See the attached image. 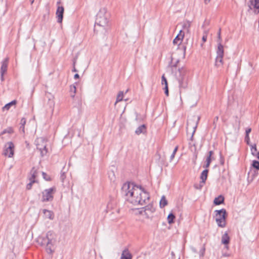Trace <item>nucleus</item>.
<instances>
[{
    "mask_svg": "<svg viewBox=\"0 0 259 259\" xmlns=\"http://www.w3.org/2000/svg\"><path fill=\"white\" fill-rule=\"evenodd\" d=\"M121 193L126 197L127 201L135 205H144L149 199V194L141 187L133 183H124L121 188Z\"/></svg>",
    "mask_w": 259,
    "mask_h": 259,
    "instance_id": "f257e3e1",
    "label": "nucleus"
},
{
    "mask_svg": "<svg viewBox=\"0 0 259 259\" xmlns=\"http://www.w3.org/2000/svg\"><path fill=\"white\" fill-rule=\"evenodd\" d=\"M178 70L179 75L177 76V79L179 83L181 93L182 90H185L188 88L189 75L187 69L184 67L179 68Z\"/></svg>",
    "mask_w": 259,
    "mask_h": 259,
    "instance_id": "f03ea898",
    "label": "nucleus"
},
{
    "mask_svg": "<svg viewBox=\"0 0 259 259\" xmlns=\"http://www.w3.org/2000/svg\"><path fill=\"white\" fill-rule=\"evenodd\" d=\"M109 15L106 13L105 9H101L96 16L94 31L97 26L103 28L105 30L108 26Z\"/></svg>",
    "mask_w": 259,
    "mask_h": 259,
    "instance_id": "7ed1b4c3",
    "label": "nucleus"
},
{
    "mask_svg": "<svg viewBox=\"0 0 259 259\" xmlns=\"http://www.w3.org/2000/svg\"><path fill=\"white\" fill-rule=\"evenodd\" d=\"M41 239V245L46 246V251L48 253H52L53 250L52 247L56 240V234L52 231H49L47 233L46 236L45 238H39Z\"/></svg>",
    "mask_w": 259,
    "mask_h": 259,
    "instance_id": "20e7f679",
    "label": "nucleus"
},
{
    "mask_svg": "<svg viewBox=\"0 0 259 259\" xmlns=\"http://www.w3.org/2000/svg\"><path fill=\"white\" fill-rule=\"evenodd\" d=\"M215 213V221L218 226L221 228H224L226 225V210L224 208L214 211Z\"/></svg>",
    "mask_w": 259,
    "mask_h": 259,
    "instance_id": "39448f33",
    "label": "nucleus"
},
{
    "mask_svg": "<svg viewBox=\"0 0 259 259\" xmlns=\"http://www.w3.org/2000/svg\"><path fill=\"white\" fill-rule=\"evenodd\" d=\"M35 143L36 146V148L38 150L40 153V155L42 157L46 155L48 152V150L46 148L47 146V141L43 138H37L35 141Z\"/></svg>",
    "mask_w": 259,
    "mask_h": 259,
    "instance_id": "423d86ee",
    "label": "nucleus"
},
{
    "mask_svg": "<svg viewBox=\"0 0 259 259\" xmlns=\"http://www.w3.org/2000/svg\"><path fill=\"white\" fill-rule=\"evenodd\" d=\"M155 211V208L152 204H149L143 207L140 213L141 215L145 216L147 219H150L153 217V214Z\"/></svg>",
    "mask_w": 259,
    "mask_h": 259,
    "instance_id": "0eeeda50",
    "label": "nucleus"
},
{
    "mask_svg": "<svg viewBox=\"0 0 259 259\" xmlns=\"http://www.w3.org/2000/svg\"><path fill=\"white\" fill-rule=\"evenodd\" d=\"M123 97V92H119L116 98V101L114 104L115 108L117 109V112L118 113H124L125 111V107L124 106V104H122V105H121V104L119 103L122 100Z\"/></svg>",
    "mask_w": 259,
    "mask_h": 259,
    "instance_id": "6e6552de",
    "label": "nucleus"
},
{
    "mask_svg": "<svg viewBox=\"0 0 259 259\" xmlns=\"http://www.w3.org/2000/svg\"><path fill=\"white\" fill-rule=\"evenodd\" d=\"M55 191L56 189L54 187L45 190L42 193V201L47 202L52 201L53 199V194Z\"/></svg>",
    "mask_w": 259,
    "mask_h": 259,
    "instance_id": "1a4fd4ad",
    "label": "nucleus"
},
{
    "mask_svg": "<svg viewBox=\"0 0 259 259\" xmlns=\"http://www.w3.org/2000/svg\"><path fill=\"white\" fill-rule=\"evenodd\" d=\"M14 144L13 142H7L5 145L3 154L9 158L12 157L14 155Z\"/></svg>",
    "mask_w": 259,
    "mask_h": 259,
    "instance_id": "9d476101",
    "label": "nucleus"
},
{
    "mask_svg": "<svg viewBox=\"0 0 259 259\" xmlns=\"http://www.w3.org/2000/svg\"><path fill=\"white\" fill-rule=\"evenodd\" d=\"M64 12V8L63 6L58 7L56 14L57 18V22L59 23H61L62 22Z\"/></svg>",
    "mask_w": 259,
    "mask_h": 259,
    "instance_id": "9b49d317",
    "label": "nucleus"
},
{
    "mask_svg": "<svg viewBox=\"0 0 259 259\" xmlns=\"http://www.w3.org/2000/svg\"><path fill=\"white\" fill-rule=\"evenodd\" d=\"M42 212L44 214V218L45 219H48L51 220H53L54 218V213L51 211L46 209L42 210Z\"/></svg>",
    "mask_w": 259,
    "mask_h": 259,
    "instance_id": "f8f14e48",
    "label": "nucleus"
},
{
    "mask_svg": "<svg viewBox=\"0 0 259 259\" xmlns=\"http://www.w3.org/2000/svg\"><path fill=\"white\" fill-rule=\"evenodd\" d=\"M9 58H6L1 62V72L6 73L7 71Z\"/></svg>",
    "mask_w": 259,
    "mask_h": 259,
    "instance_id": "ddd939ff",
    "label": "nucleus"
},
{
    "mask_svg": "<svg viewBox=\"0 0 259 259\" xmlns=\"http://www.w3.org/2000/svg\"><path fill=\"white\" fill-rule=\"evenodd\" d=\"M147 132V126L145 124L140 125L135 131V134L137 135H140L141 134H145Z\"/></svg>",
    "mask_w": 259,
    "mask_h": 259,
    "instance_id": "4468645a",
    "label": "nucleus"
},
{
    "mask_svg": "<svg viewBox=\"0 0 259 259\" xmlns=\"http://www.w3.org/2000/svg\"><path fill=\"white\" fill-rule=\"evenodd\" d=\"M17 101L16 100H13L11 102L6 104L5 106L3 107V111L9 110L11 107L15 108Z\"/></svg>",
    "mask_w": 259,
    "mask_h": 259,
    "instance_id": "2eb2a0df",
    "label": "nucleus"
},
{
    "mask_svg": "<svg viewBox=\"0 0 259 259\" xmlns=\"http://www.w3.org/2000/svg\"><path fill=\"white\" fill-rule=\"evenodd\" d=\"M182 32V31L181 30L180 31L179 34L177 35V36L176 37V38L173 40L174 44L175 45H180L181 43L182 40L183 39L184 36V33L181 34Z\"/></svg>",
    "mask_w": 259,
    "mask_h": 259,
    "instance_id": "dca6fc26",
    "label": "nucleus"
},
{
    "mask_svg": "<svg viewBox=\"0 0 259 259\" xmlns=\"http://www.w3.org/2000/svg\"><path fill=\"white\" fill-rule=\"evenodd\" d=\"M132 254L126 248L123 250L121 256V259H132Z\"/></svg>",
    "mask_w": 259,
    "mask_h": 259,
    "instance_id": "f3484780",
    "label": "nucleus"
},
{
    "mask_svg": "<svg viewBox=\"0 0 259 259\" xmlns=\"http://www.w3.org/2000/svg\"><path fill=\"white\" fill-rule=\"evenodd\" d=\"M230 237L227 232H225L222 236L221 242L225 245H228L230 242Z\"/></svg>",
    "mask_w": 259,
    "mask_h": 259,
    "instance_id": "a211bd4d",
    "label": "nucleus"
},
{
    "mask_svg": "<svg viewBox=\"0 0 259 259\" xmlns=\"http://www.w3.org/2000/svg\"><path fill=\"white\" fill-rule=\"evenodd\" d=\"M217 56H224V46L221 42L218 43V48L217 50Z\"/></svg>",
    "mask_w": 259,
    "mask_h": 259,
    "instance_id": "6ab92c4d",
    "label": "nucleus"
},
{
    "mask_svg": "<svg viewBox=\"0 0 259 259\" xmlns=\"http://www.w3.org/2000/svg\"><path fill=\"white\" fill-rule=\"evenodd\" d=\"M208 172V170L206 169L203 170L201 174L200 179L201 180V183H202L203 184H204L205 183V181L207 179Z\"/></svg>",
    "mask_w": 259,
    "mask_h": 259,
    "instance_id": "aec40b11",
    "label": "nucleus"
},
{
    "mask_svg": "<svg viewBox=\"0 0 259 259\" xmlns=\"http://www.w3.org/2000/svg\"><path fill=\"white\" fill-rule=\"evenodd\" d=\"M69 92L70 97L73 98L75 96L76 92V85L74 84L70 85Z\"/></svg>",
    "mask_w": 259,
    "mask_h": 259,
    "instance_id": "412c9836",
    "label": "nucleus"
},
{
    "mask_svg": "<svg viewBox=\"0 0 259 259\" xmlns=\"http://www.w3.org/2000/svg\"><path fill=\"white\" fill-rule=\"evenodd\" d=\"M31 176L29 177V181H35V179L37 176V170L35 169L34 167H33L30 172Z\"/></svg>",
    "mask_w": 259,
    "mask_h": 259,
    "instance_id": "4be33fe9",
    "label": "nucleus"
},
{
    "mask_svg": "<svg viewBox=\"0 0 259 259\" xmlns=\"http://www.w3.org/2000/svg\"><path fill=\"white\" fill-rule=\"evenodd\" d=\"M224 198L223 196L220 195L219 197L215 198L213 201L215 205H220L224 202Z\"/></svg>",
    "mask_w": 259,
    "mask_h": 259,
    "instance_id": "5701e85b",
    "label": "nucleus"
},
{
    "mask_svg": "<svg viewBox=\"0 0 259 259\" xmlns=\"http://www.w3.org/2000/svg\"><path fill=\"white\" fill-rule=\"evenodd\" d=\"M49 15H50V8L49 7L46 8V13L44 14L42 17V20L44 22L47 21L49 19Z\"/></svg>",
    "mask_w": 259,
    "mask_h": 259,
    "instance_id": "b1692460",
    "label": "nucleus"
},
{
    "mask_svg": "<svg viewBox=\"0 0 259 259\" xmlns=\"http://www.w3.org/2000/svg\"><path fill=\"white\" fill-rule=\"evenodd\" d=\"M224 56H217L215 58V65L217 67H220L223 65V58Z\"/></svg>",
    "mask_w": 259,
    "mask_h": 259,
    "instance_id": "393cba45",
    "label": "nucleus"
},
{
    "mask_svg": "<svg viewBox=\"0 0 259 259\" xmlns=\"http://www.w3.org/2000/svg\"><path fill=\"white\" fill-rule=\"evenodd\" d=\"M167 204V201L165 197L164 196H162L160 199V203H159L160 207L161 208H163Z\"/></svg>",
    "mask_w": 259,
    "mask_h": 259,
    "instance_id": "a878e982",
    "label": "nucleus"
},
{
    "mask_svg": "<svg viewBox=\"0 0 259 259\" xmlns=\"http://www.w3.org/2000/svg\"><path fill=\"white\" fill-rule=\"evenodd\" d=\"M14 131L12 127H9L5 129L0 134V137L6 134H11L13 133Z\"/></svg>",
    "mask_w": 259,
    "mask_h": 259,
    "instance_id": "bb28decb",
    "label": "nucleus"
},
{
    "mask_svg": "<svg viewBox=\"0 0 259 259\" xmlns=\"http://www.w3.org/2000/svg\"><path fill=\"white\" fill-rule=\"evenodd\" d=\"M250 2L254 8L258 10V12H259V0H250Z\"/></svg>",
    "mask_w": 259,
    "mask_h": 259,
    "instance_id": "cd10ccee",
    "label": "nucleus"
},
{
    "mask_svg": "<svg viewBox=\"0 0 259 259\" xmlns=\"http://www.w3.org/2000/svg\"><path fill=\"white\" fill-rule=\"evenodd\" d=\"M175 219V215L172 213H169L167 218L168 223L169 224L172 223Z\"/></svg>",
    "mask_w": 259,
    "mask_h": 259,
    "instance_id": "c85d7f7f",
    "label": "nucleus"
},
{
    "mask_svg": "<svg viewBox=\"0 0 259 259\" xmlns=\"http://www.w3.org/2000/svg\"><path fill=\"white\" fill-rule=\"evenodd\" d=\"M48 104L50 107V110L49 111H48V112H53V108L54 107V101L53 100L49 99L48 101Z\"/></svg>",
    "mask_w": 259,
    "mask_h": 259,
    "instance_id": "c756f323",
    "label": "nucleus"
},
{
    "mask_svg": "<svg viewBox=\"0 0 259 259\" xmlns=\"http://www.w3.org/2000/svg\"><path fill=\"white\" fill-rule=\"evenodd\" d=\"M205 248L204 247V246H203L201 249L199 250V257L200 258V259H201V258H202L204 255V253H205Z\"/></svg>",
    "mask_w": 259,
    "mask_h": 259,
    "instance_id": "7c9ffc66",
    "label": "nucleus"
},
{
    "mask_svg": "<svg viewBox=\"0 0 259 259\" xmlns=\"http://www.w3.org/2000/svg\"><path fill=\"white\" fill-rule=\"evenodd\" d=\"M251 154L254 156H255L256 154H257V149H256V147L255 145L252 146V147L251 148Z\"/></svg>",
    "mask_w": 259,
    "mask_h": 259,
    "instance_id": "2f4dec72",
    "label": "nucleus"
},
{
    "mask_svg": "<svg viewBox=\"0 0 259 259\" xmlns=\"http://www.w3.org/2000/svg\"><path fill=\"white\" fill-rule=\"evenodd\" d=\"M222 37H221V29L219 28V30L218 32V39L217 42L218 43L221 42L222 43Z\"/></svg>",
    "mask_w": 259,
    "mask_h": 259,
    "instance_id": "473e14b6",
    "label": "nucleus"
},
{
    "mask_svg": "<svg viewBox=\"0 0 259 259\" xmlns=\"http://www.w3.org/2000/svg\"><path fill=\"white\" fill-rule=\"evenodd\" d=\"M252 165L254 168L259 170V161L256 160L253 161Z\"/></svg>",
    "mask_w": 259,
    "mask_h": 259,
    "instance_id": "72a5a7b5",
    "label": "nucleus"
},
{
    "mask_svg": "<svg viewBox=\"0 0 259 259\" xmlns=\"http://www.w3.org/2000/svg\"><path fill=\"white\" fill-rule=\"evenodd\" d=\"M161 83L162 84H164V85L166 84H168L167 79L165 77L164 74H163V75L161 77Z\"/></svg>",
    "mask_w": 259,
    "mask_h": 259,
    "instance_id": "f704fd0d",
    "label": "nucleus"
},
{
    "mask_svg": "<svg viewBox=\"0 0 259 259\" xmlns=\"http://www.w3.org/2000/svg\"><path fill=\"white\" fill-rule=\"evenodd\" d=\"M26 119L23 118L21 120L20 124L21 125V127H23V132L24 133V125L26 123Z\"/></svg>",
    "mask_w": 259,
    "mask_h": 259,
    "instance_id": "c9c22d12",
    "label": "nucleus"
},
{
    "mask_svg": "<svg viewBox=\"0 0 259 259\" xmlns=\"http://www.w3.org/2000/svg\"><path fill=\"white\" fill-rule=\"evenodd\" d=\"M30 182L26 185V189L30 190L32 188V184L35 182V181H29Z\"/></svg>",
    "mask_w": 259,
    "mask_h": 259,
    "instance_id": "e433bc0d",
    "label": "nucleus"
},
{
    "mask_svg": "<svg viewBox=\"0 0 259 259\" xmlns=\"http://www.w3.org/2000/svg\"><path fill=\"white\" fill-rule=\"evenodd\" d=\"M206 162V163L205 165H204V167L205 168H207L210 165V164L211 162V158L207 157Z\"/></svg>",
    "mask_w": 259,
    "mask_h": 259,
    "instance_id": "4c0bfd02",
    "label": "nucleus"
},
{
    "mask_svg": "<svg viewBox=\"0 0 259 259\" xmlns=\"http://www.w3.org/2000/svg\"><path fill=\"white\" fill-rule=\"evenodd\" d=\"M145 117V116L144 114H137L136 119V120H138L139 119H143Z\"/></svg>",
    "mask_w": 259,
    "mask_h": 259,
    "instance_id": "58836bf2",
    "label": "nucleus"
},
{
    "mask_svg": "<svg viewBox=\"0 0 259 259\" xmlns=\"http://www.w3.org/2000/svg\"><path fill=\"white\" fill-rule=\"evenodd\" d=\"M75 63H76V60L74 59L73 60V69L72 70V72H77L78 70L76 69L75 66Z\"/></svg>",
    "mask_w": 259,
    "mask_h": 259,
    "instance_id": "ea45409f",
    "label": "nucleus"
},
{
    "mask_svg": "<svg viewBox=\"0 0 259 259\" xmlns=\"http://www.w3.org/2000/svg\"><path fill=\"white\" fill-rule=\"evenodd\" d=\"M251 132V128H248L246 130V137L245 139L248 138V134Z\"/></svg>",
    "mask_w": 259,
    "mask_h": 259,
    "instance_id": "a19ab883",
    "label": "nucleus"
},
{
    "mask_svg": "<svg viewBox=\"0 0 259 259\" xmlns=\"http://www.w3.org/2000/svg\"><path fill=\"white\" fill-rule=\"evenodd\" d=\"M65 177H66V176L65 175V173L64 172L61 173V176H60V179H61V180H62V182L64 181Z\"/></svg>",
    "mask_w": 259,
    "mask_h": 259,
    "instance_id": "79ce46f5",
    "label": "nucleus"
},
{
    "mask_svg": "<svg viewBox=\"0 0 259 259\" xmlns=\"http://www.w3.org/2000/svg\"><path fill=\"white\" fill-rule=\"evenodd\" d=\"M206 39H207V35L204 34L202 38V40L203 42H205L206 41Z\"/></svg>",
    "mask_w": 259,
    "mask_h": 259,
    "instance_id": "37998d69",
    "label": "nucleus"
},
{
    "mask_svg": "<svg viewBox=\"0 0 259 259\" xmlns=\"http://www.w3.org/2000/svg\"><path fill=\"white\" fill-rule=\"evenodd\" d=\"M179 62V60H177L175 64H174V65H172L171 66V69H173V68H176V67H177V64H178Z\"/></svg>",
    "mask_w": 259,
    "mask_h": 259,
    "instance_id": "c03bdc74",
    "label": "nucleus"
},
{
    "mask_svg": "<svg viewBox=\"0 0 259 259\" xmlns=\"http://www.w3.org/2000/svg\"><path fill=\"white\" fill-rule=\"evenodd\" d=\"M191 249L194 253H197V251L196 248L193 246H191Z\"/></svg>",
    "mask_w": 259,
    "mask_h": 259,
    "instance_id": "a18cd8bd",
    "label": "nucleus"
},
{
    "mask_svg": "<svg viewBox=\"0 0 259 259\" xmlns=\"http://www.w3.org/2000/svg\"><path fill=\"white\" fill-rule=\"evenodd\" d=\"M42 175L43 177H44V178L45 179H46V180H49V179L47 178L48 176H47V175L45 172H42Z\"/></svg>",
    "mask_w": 259,
    "mask_h": 259,
    "instance_id": "49530a36",
    "label": "nucleus"
},
{
    "mask_svg": "<svg viewBox=\"0 0 259 259\" xmlns=\"http://www.w3.org/2000/svg\"><path fill=\"white\" fill-rule=\"evenodd\" d=\"M194 117L195 118L197 119L196 123V125H195V126L194 127V129H195L196 128L197 123H198V121H199V120L200 119V117H199V116L195 117V116H194Z\"/></svg>",
    "mask_w": 259,
    "mask_h": 259,
    "instance_id": "de8ad7c7",
    "label": "nucleus"
},
{
    "mask_svg": "<svg viewBox=\"0 0 259 259\" xmlns=\"http://www.w3.org/2000/svg\"><path fill=\"white\" fill-rule=\"evenodd\" d=\"M5 73H3V72H1V79L2 81H4V74Z\"/></svg>",
    "mask_w": 259,
    "mask_h": 259,
    "instance_id": "09e8293b",
    "label": "nucleus"
},
{
    "mask_svg": "<svg viewBox=\"0 0 259 259\" xmlns=\"http://www.w3.org/2000/svg\"><path fill=\"white\" fill-rule=\"evenodd\" d=\"M213 154V151H209L208 152V155L207 157H209V158H211V155Z\"/></svg>",
    "mask_w": 259,
    "mask_h": 259,
    "instance_id": "8fccbe9b",
    "label": "nucleus"
},
{
    "mask_svg": "<svg viewBox=\"0 0 259 259\" xmlns=\"http://www.w3.org/2000/svg\"><path fill=\"white\" fill-rule=\"evenodd\" d=\"M175 154H176L175 153L172 152V153L170 157V161H171L174 159V158L175 157Z\"/></svg>",
    "mask_w": 259,
    "mask_h": 259,
    "instance_id": "3c124183",
    "label": "nucleus"
},
{
    "mask_svg": "<svg viewBox=\"0 0 259 259\" xmlns=\"http://www.w3.org/2000/svg\"><path fill=\"white\" fill-rule=\"evenodd\" d=\"M79 78V75L77 73H76L74 75V78L75 79H78Z\"/></svg>",
    "mask_w": 259,
    "mask_h": 259,
    "instance_id": "603ef678",
    "label": "nucleus"
},
{
    "mask_svg": "<svg viewBox=\"0 0 259 259\" xmlns=\"http://www.w3.org/2000/svg\"><path fill=\"white\" fill-rule=\"evenodd\" d=\"M163 90L164 91H168V84H166L164 85V87L163 88Z\"/></svg>",
    "mask_w": 259,
    "mask_h": 259,
    "instance_id": "864d4df0",
    "label": "nucleus"
},
{
    "mask_svg": "<svg viewBox=\"0 0 259 259\" xmlns=\"http://www.w3.org/2000/svg\"><path fill=\"white\" fill-rule=\"evenodd\" d=\"M178 149V146H176L175 147V148L174 149V151H173V153L176 154V153L177 152Z\"/></svg>",
    "mask_w": 259,
    "mask_h": 259,
    "instance_id": "5fc2aeb1",
    "label": "nucleus"
},
{
    "mask_svg": "<svg viewBox=\"0 0 259 259\" xmlns=\"http://www.w3.org/2000/svg\"><path fill=\"white\" fill-rule=\"evenodd\" d=\"M164 93L166 96H168V91H164Z\"/></svg>",
    "mask_w": 259,
    "mask_h": 259,
    "instance_id": "6e6d98bb",
    "label": "nucleus"
},
{
    "mask_svg": "<svg viewBox=\"0 0 259 259\" xmlns=\"http://www.w3.org/2000/svg\"><path fill=\"white\" fill-rule=\"evenodd\" d=\"M210 0H204V3L206 4H207L208 3H209Z\"/></svg>",
    "mask_w": 259,
    "mask_h": 259,
    "instance_id": "4d7b16f0",
    "label": "nucleus"
},
{
    "mask_svg": "<svg viewBox=\"0 0 259 259\" xmlns=\"http://www.w3.org/2000/svg\"><path fill=\"white\" fill-rule=\"evenodd\" d=\"M257 158L259 159V151L257 152V154L255 155Z\"/></svg>",
    "mask_w": 259,
    "mask_h": 259,
    "instance_id": "13d9d810",
    "label": "nucleus"
},
{
    "mask_svg": "<svg viewBox=\"0 0 259 259\" xmlns=\"http://www.w3.org/2000/svg\"><path fill=\"white\" fill-rule=\"evenodd\" d=\"M61 4V1H58L57 3V5H59Z\"/></svg>",
    "mask_w": 259,
    "mask_h": 259,
    "instance_id": "bf43d9fd",
    "label": "nucleus"
},
{
    "mask_svg": "<svg viewBox=\"0 0 259 259\" xmlns=\"http://www.w3.org/2000/svg\"><path fill=\"white\" fill-rule=\"evenodd\" d=\"M30 3L32 5L34 3V0H30Z\"/></svg>",
    "mask_w": 259,
    "mask_h": 259,
    "instance_id": "052dcab7",
    "label": "nucleus"
},
{
    "mask_svg": "<svg viewBox=\"0 0 259 259\" xmlns=\"http://www.w3.org/2000/svg\"><path fill=\"white\" fill-rule=\"evenodd\" d=\"M20 130L23 132V127H21V125L20 127Z\"/></svg>",
    "mask_w": 259,
    "mask_h": 259,
    "instance_id": "680f3d73",
    "label": "nucleus"
},
{
    "mask_svg": "<svg viewBox=\"0 0 259 259\" xmlns=\"http://www.w3.org/2000/svg\"><path fill=\"white\" fill-rule=\"evenodd\" d=\"M194 133H195V130L193 131V135L194 134Z\"/></svg>",
    "mask_w": 259,
    "mask_h": 259,
    "instance_id": "e2e57ef3",
    "label": "nucleus"
},
{
    "mask_svg": "<svg viewBox=\"0 0 259 259\" xmlns=\"http://www.w3.org/2000/svg\"><path fill=\"white\" fill-rule=\"evenodd\" d=\"M0 1H1L2 2H3V0H0Z\"/></svg>",
    "mask_w": 259,
    "mask_h": 259,
    "instance_id": "0e129e2a",
    "label": "nucleus"
}]
</instances>
